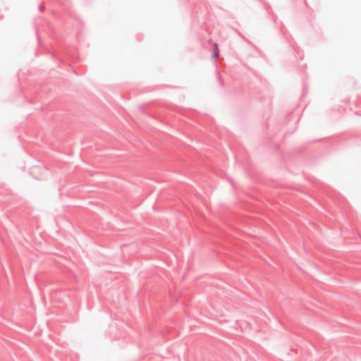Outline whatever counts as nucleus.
<instances>
[{
	"label": "nucleus",
	"mask_w": 361,
	"mask_h": 361,
	"mask_svg": "<svg viewBox=\"0 0 361 361\" xmlns=\"http://www.w3.org/2000/svg\"><path fill=\"white\" fill-rule=\"evenodd\" d=\"M214 57L219 56V51H218V47H217L216 44L214 45Z\"/></svg>",
	"instance_id": "1"
}]
</instances>
